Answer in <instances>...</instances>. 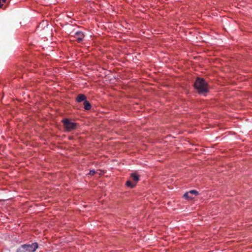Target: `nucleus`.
<instances>
[{
	"instance_id": "1",
	"label": "nucleus",
	"mask_w": 252,
	"mask_h": 252,
	"mask_svg": "<svg viewBox=\"0 0 252 252\" xmlns=\"http://www.w3.org/2000/svg\"><path fill=\"white\" fill-rule=\"evenodd\" d=\"M194 86L199 94H204L209 92L208 83L203 78L197 77Z\"/></svg>"
},
{
	"instance_id": "2",
	"label": "nucleus",
	"mask_w": 252,
	"mask_h": 252,
	"mask_svg": "<svg viewBox=\"0 0 252 252\" xmlns=\"http://www.w3.org/2000/svg\"><path fill=\"white\" fill-rule=\"evenodd\" d=\"M38 245L37 243L32 244H24L19 247L16 252H34L38 248Z\"/></svg>"
},
{
	"instance_id": "3",
	"label": "nucleus",
	"mask_w": 252,
	"mask_h": 252,
	"mask_svg": "<svg viewBox=\"0 0 252 252\" xmlns=\"http://www.w3.org/2000/svg\"><path fill=\"white\" fill-rule=\"evenodd\" d=\"M63 127L66 131H70L75 129L77 127V124L75 123L71 122L68 119H64L62 120Z\"/></svg>"
},
{
	"instance_id": "4",
	"label": "nucleus",
	"mask_w": 252,
	"mask_h": 252,
	"mask_svg": "<svg viewBox=\"0 0 252 252\" xmlns=\"http://www.w3.org/2000/svg\"><path fill=\"white\" fill-rule=\"evenodd\" d=\"M198 194H199V193L197 191H196L195 190H191L189 192L185 193L184 194L183 197L185 199H187L188 200H192L194 198L193 196H197V195H198Z\"/></svg>"
},
{
	"instance_id": "5",
	"label": "nucleus",
	"mask_w": 252,
	"mask_h": 252,
	"mask_svg": "<svg viewBox=\"0 0 252 252\" xmlns=\"http://www.w3.org/2000/svg\"><path fill=\"white\" fill-rule=\"evenodd\" d=\"M84 36V34L82 32L77 31L75 32L74 37L76 38L78 42H81L83 40Z\"/></svg>"
},
{
	"instance_id": "6",
	"label": "nucleus",
	"mask_w": 252,
	"mask_h": 252,
	"mask_svg": "<svg viewBox=\"0 0 252 252\" xmlns=\"http://www.w3.org/2000/svg\"><path fill=\"white\" fill-rule=\"evenodd\" d=\"M86 96L83 94H79L76 97V100L78 102H81L83 101H85L86 100Z\"/></svg>"
},
{
	"instance_id": "7",
	"label": "nucleus",
	"mask_w": 252,
	"mask_h": 252,
	"mask_svg": "<svg viewBox=\"0 0 252 252\" xmlns=\"http://www.w3.org/2000/svg\"><path fill=\"white\" fill-rule=\"evenodd\" d=\"M84 108L86 110H90L91 108V103L87 100H85L83 102Z\"/></svg>"
},
{
	"instance_id": "8",
	"label": "nucleus",
	"mask_w": 252,
	"mask_h": 252,
	"mask_svg": "<svg viewBox=\"0 0 252 252\" xmlns=\"http://www.w3.org/2000/svg\"><path fill=\"white\" fill-rule=\"evenodd\" d=\"M131 178L135 182H137L139 180V176L135 173L131 174Z\"/></svg>"
},
{
	"instance_id": "9",
	"label": "nucleus",
	"mask_w": 252,
	"mask_h": 252,
	"mask_svg": "<svg viewBox=\"0 0 252 252\" xmlns=\"http://www.w3.org/2000/svg\"><path fill=\"white\" fill-rule=\"evenodd\" d=\"M126 185L128 187H130L131 188H134L135 186V184H133L132 183L131 181H127L126 182Z\"/></svg>"
},
{
	"instance_id": "10",
	"label": "nucleus",
	"mask_w": 252,
	"mask_h": 252,
	"mask_svg": "<svg viewBox=\"0 0 252 252\" xmlns=\"http://www.w3.org/2000/svg\"><path fill=\"white\" fill-rule=\"evenodd\" d=\"M95 173V171L94 170H91L89 173V175L92 176L94 175Z\"/></svg>"
},
{
	"instance_id": "11",
	"label": "nucleus",
	"mask_w": 252,
	"mask_h": 252,
	"mask_svg": "<svg viewBox=\"0 0 252 252\" xmlns=\"http://www.w3.org/2000/svg\"><path fill=\"white\" fill-rule=\"evenodd\" d=\"M3 6V4L2 3V1H1V0H0V7L1 8Z\"/></svg>"
},
{
	"instance_id": "12",
	"label": "nucleus",
	"mask_w": 252,
	"mask_h": 252,
	"mask_svg": "<svg viewBox=\"0 0 252 252\" xmlns=\"http://www.w3.org/2000/svg\"><path fill=\"white\" fill-rule=\"evenodd\" d=\"M1 1L4 2L6 1V0H1Z\"/></svg>"
}]
</instances>
